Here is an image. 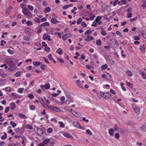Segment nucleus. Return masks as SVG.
<instances>
[{
	"label": "nucleus",
	"mask_w": 146,
	"mask_h": 146,
	"mask_svg": "<svg viewBox=\"0 0 146 146\" xmlns=\"http://www.w3.org/2000/svg\"><path fill=\"white\" fill-rule=\"evenodd\" d=\"M10 123L13 128L15 127L17 125L16 123H14L12 121L10 122Z\"/></svg>",
	"instance_id": "nucleus-38"
},
{
	"label": "nucleus",
	"mask_w": 146,
	"mask_h": 146,
	"mask_svg": "<svg viewBox=\"0 0 146 146\" xmlns=\"http://www.w3.org/2000/svg\"><path fill=\"white\" fill-rule=\"evenodd\" d=\"M44 87L46 89H48L50 88V85L49 83L46 84L44 85Z\"/></svg>",
	"instance_id": "nucleus-33"
},
{
	"label": "nucleus",
	"mask_w": 146,
	"mask_h": 146,
	"mask_svg": "<svg viewBox=\"0 0 146 146\" xmlns=\"http://www.w3.org/2000/svg\"><path fill=\"white\" fill-rule=\"evenodd\" d=\"M55 34L56 35H58V36L59 38H61V35L59 32H55Z\"/></svg>",
	"instance_id": "nucleus-61"
},
{
	"label": "nucleus",
	"mask_w": 146,
	"mask_h": 146,
	"mask_svg": "<svg viewBox=\"0 0 146 146\" xmlns=\"http://www.w3.org/2000/svg\"><path fill=\"white\" fill-rule=\"evenodd\" d=\"M81 25L84 27H86L87 26V24L84 22H82L81 23Z\"/></svg>",
	"instance_id": "nucleus-49"
},
{
	"label": "nucleus",
	"mask_w": 146,
	"mask_h": 146,
	"mask_svg": "<svg viewBox=\"0 0 146 146\" xmlns=\"http://www.w3.org/2000/svg\"><path fill=\"white\" fill-rule=\"evenodd\" d=\"M141 33L143 38H146V32L143 31H141Z\"/></svg>",
	"instance_id": "nucleus-30"
},
{
	"label": "nucleus",
	"mask_w": 146,
	"mask_h": 146,
	"mask_svg": "<svg viewBox=\"0 0 146 146\" xmlns=\"http://www.w3.org/2000/svg\"><path fill=\"white\" fill-rule=\"evenodd\" d=\"M50 139H47L45 140H44L43 141L42 143H44V144H45V145H47L50 142Z\"/></svg>",
	"instance_id": "nucleus-27"
},
{
	"label": "nucleus",
	"mask_w": 146,
	"mask_h": 146,
	"mask_svg": "<svg viewBox=\"0 0 146 146\" xmlns=\"http://www.w3.org/2000/svg\"><path fill=\"white\" fill-rule=\"evenodd\" d=\"M18 115L20 117L23 119H26L27 118L25 115L23 113L19 114Z\"/></svg>",
	"instance_id": "nucleus-23"
},
{
	"label": "nucleus",
	"mask_w": 146,
	"mask_h": 146,
	"mask_svg": "<svg viewBox=\"0 0 146 146\" xmlns=\"http://www.w3.org/2000/svg\"><path fill=\"white\" fill-rule=\"evenodd\" d=\"M7 137V133H6L4 132V135L1 136V138L2 139H4L6 138Z\"/></svg>",
	"instance_id": "nucleus-45"
},
{
	"label": "nucleus",
	"mask_w": 146,
	"mask_h": 146,
	"mask_svg": "<svg viewBox=\"0 0 146 146\" xmlns=\"http://www.w3.org/2000/svg\"><path fill=\"white\" fill-rule=\"evenodd\" d=\"M7 62L9 67L8 70L10 71H14L15 69L13 65V60L11 58L9 59L7 61Z\"/></svg>",
	"instance_id": "nucleus-1"
},
{
	"label": "nucleus",
	"mask_w": 146,
	"mask_h": 146,
	"mask_svg": "<svg viewBox=\"0 0 146 146\" xmlns=\"http://www.w3.org/2000/svg\"><path fill=\"white\" fill-rule=\"evenodd\" d=\"M132 108L134 110L135 113L137 115H139L140 113V108L137 106H135L134 104H133L131 105Z\"/></svg>",
	"instance_id": "nucleus-4"
},
{
	"label": "nucleus",
	"mask_w": 146,
	"mask_h": 146,
	"mask_svg": "<svg viewBox=\"0 0 146 146\" xmlns=\"http://www.w3.org/2000/svg\"><path fill=\"white\" fill-rule=\"evenodd\" d=\"M24 90L23 88H20L18 89V92L19 93L21 94L23 93Z\"/></svg>",
	"instance_id": "nucleus-39"
},
{
	"label": "nucleus",
	"mask_w": 146,
	"mask_h": 146,
	"mask_svg": "<svg viewBox=\"0 0 146 146\" xmlns=\"http://www.w3.org/2000/svg\"><path fill=\"white\" fill-rule=\"evenodd\" d=\"M82 21V19L81 18H79L77 21L76 22L78 25H79L80 24L81 21Z\"/></svg>",
	"instance_id": "nucleus-44"
},
{
	"label": "nucleus",
	"mask_w": 146,
	"mask_h": 146,
	"mask_svg": "<svg viewBox=\"0 0 146 146\" xmlns=\"http://www.w3.org/2000/svg\"><path fill=\"white\" fill-rule=\"evenodd\" d=\"M48 108L50 110L56 112H59L60 110L58 108L55 106H48Z\"/></svg>",
	"instance_id": "nucleus-7"
},
{
	"label": "nucleus",
	"mask_w": 146,
	"mask_h": 146,
	"mask_svg": "<svg viewBox=\"0 0 146 146\" xmlns=\"http://www.w3.org/2000/svg\"><path fill=\"white\" fill-rule=\"evenodd\" d=\"M13 8V7L12 6H9L8 8L6 10L5 13L7 14L9 13V11L12 10Z\"/></svg>",
	"instance_id": "nucleus-20"
},
{
	"label": "nucleus",
	"mask_w": 146,
	"mask_h": 146,
	"mask_svg": "<svg viewBox=\"0 0 146 146\" xmlns=\"http://www.w3.org/2000/svg\"><path fill=\"white\" fill-rule=\"evenodd\" d=\"M141 130L144 131H146V123L142 126L140 128Z\"/></svg>",
	"instance_id": "nucleus-21"
},
{
	"label": "nucleus",
	"mask_w": 146,
	"mask_h": 146,
	"mask_svg": "<svg viewBox=\"0 0 146 146\" xmlns=\"http://www.w3.org/2000/svg\"><path fill=\"white\" fill-rule=\"evenodd\" d=\"M52 54H49L48 55V58L50 60H52Z\"/></svg>",
	"instance_id": "nucleus-59"
},
{
	"label": "nucleus",
	"mask_w": 146,
	"mask_h": 146,
	"mask_svg": "<svg viewBox=\"0 0 146 146\" xmlns=\"http://www.w3.org/2000/svg\"><path fill=\"white\" fill-rule=\"evenodd\" d=\"M24 15L28 18H32V14L31 11L26 7L23 8L22 10Z\"/></svg>",
	"instance_id": "nucleus-2"
},
{
	"label": "nucleus",
	"mask_w": 146,
	"mask_h": 146,
	"mask_svg": "<svg viewBox=\"0 0 146 146\" xmlns=\"http://www.w3.org/2000/svg\"><path fill=\"white\" fill-rule=\"evenodd\" d=\"M23 39L24 40L28 41L29 40V39L28 37V36H25L23 37Z\"/></svg>",
	"instance_id": "nucleus-53"
},
{
	"label": "nucleus",
	"mask_w": 146,
	"mask_h": 146,
	"mask_svg": "<svg viewBox=\"0 0 146 146\" xmlns=\"http://www.w3.org/2000/svg\"><path fill=\"white\" fill-rule=\"evenodd\" d=\"M42 46L43 47H46L47 46V45L46 44V43L45 42H42Z\"/></svg>",
	"instance_id": "nucleus-62"
},
{
	"label": "nucleus",
	"mask_w": 146,
	"mask_h": 146,
	"mask_svg": "<svg viewBox=\"0 0 146 146\" xmlns=\"http://www.w3.org/2000/svg\"><path fill=\"white\" fill-rule=\"evenodd\" d=\"M115 137L117 139H118L119 137V134L118 133H115Z\"/></svg>",
	"instance_id": "nucleus-54"
},
{
	"label": "nucleus",
	"mask_w": 146,
	"mask_h": 146,
	"mask_svg": "<svg viewBox=\"0 0 146 146\" xmlns=\"http://www.w3.org/2000/svg\"><path fill=\"white\" fill-rule=\"evenodd\" d=\"M26 23L28 26H31L33 25V23L31 21H28L26 22Z\"/></svg>",
	"instance_id": "nucleus-36"
},
{
	"label": "nucleus",
	"mask_w": 146,
	"mask_h": 146,
	"mask_svg": "<svg viewBox=\"0 0 146 146\" xmlns=\"http://www.w3.org/2000/svg\"><path fill=\"white\" fill-rule=\"evenodd\" d=\"M50 36L47 33H45L43 35V39L44 40H47L48 41H51L52 40L50 38Z\"/></svg>",
	"instance_id": "nucleus-6"
},
{
	"label": "nucleus",
	"mask_w": 146,
	"mask_h": 146,
	"mask_svg": "<svg viewBox=\"0 0 146 146\" xmlns=\"http://www.w3.org/2000/svg\"><path fill=\"white\" fill-rule=\"evenodd\" d=\"M51 11V8L50 7H47L45 8L44 9V12L45 13H49Z\"/></svg>",
	"instance_id": "nucleus-18"
},
{
	"label": "nucleus",
	"mask_w": 146,
	"mask_h": 146,
	"mask_svg": "<svg viewBox=\"0 0 146 146\" xmlns=\"http://www.w3.org/2000/svg\"><path fill=\"white\" fill-rule=\"evenodd\" d=\"M102 31H101V33L103 36H106V33L105 31L103 30V28H102Z\"/></svg>",
	"instance_id": "nucleus-43"
},
{
	"label": "nucleus",
	"mask_w": 146,
	"mask_h": 146,
	"mask_svg": "<svg viewBox=\"0 0 146 146\" xmlns=\"http://www.w3.org/2000/svg\"><path fill=\"white\" fill-rule=\"evenodd\" d=\"M139 73L141 74L143 78L144 79L146 80V75L144 73V72L140 70Z\"/></svg>",
	"instance_id": "nucleus-16"
},
{
	"label": "nucleus",
	"mask_w": 146,
	"mask_h": 146,
	"mask_svg": "<svg viewBox=\"0 0 146 146\" xmlns=\"http://www.w3.org/2000/svg\"><path fill=\"white\" fill-rule=\"evenodd\" d=\"M100 94L102 96L106 99L111 98V95L109 92H101Z\"/></svg>",
	"instance_id": "nucleus-3"
},
{
	"label": "nucleus",
	"mask_w": 146,
	"mask_h": 146,
	"mask_svg": "<svg viewBox=\"0 0 146 146\" xmlns=\"http://www.w3.org/2000/svg\"><path fill=\"white\" fill-rule=\"evenodd\" d=\"M51 22L53 24H56L57 23H59V22L55 18H52L51 20Z\"/></svg>",
	"instance_id": "nucleus-15"
},
{
	"label": "nucleus",
	"mask_w": 146,
	"mask_h": 146,
	"mask_svg": "<svg viewBox=\"0 0 146 146\" xmlns=\"http://www.w3.org/2000/svg\"><path fill=\"white\" fill-rule=\"evenodd\" d=\"M114 129L116 131L118 132H121L122 131L121 129L119 128L117 125L115 126L114 127Z\"/></svg>",
	"instance_id": "nucleus-26"
},
{
	"label": "nucleus",
	"mask_w": 146,
	"mask_h": 146,
	"mask_svg": "<svg viewBox=\"0 0 146 146\" xmlns=\"http://www.w3.org/2000/svg\"><path fill=\"white\" fill-rule=\"evenodd\" d=\"M27 7L29 10L31 11H32L34 9L33 6L31 5H28L27 6Z\"/></svg>",
	"instance_id": "nucleus-41"
},
{
	"label": "nucleus",
	"mask_w": 146,
	"mask_h": 146,
	"mask_svg": "<svg viewBox=\"0 0 146 146\" xmlns=\"http://www.w3.org/2000/svg\"><path fill=\"white\" fill-rule=\"evenodd\" d=\"M26 128L27 129H28L29 130H32L33 129V127L31 125H27L26 127Z\"/></svg>",
	"instance_id": "nucleus-42"
},
{
	"label": "nucleus",
	"mask_w": 146,
	"mask_h": 146,
	"mask_svg": "<svg viewBox=\"0 0 146 146\" xmlns=\"http://www.w3.org/2000/svg\"><path fill=\"white\" fill-rule=\"evenodd\" d=\"M58 123L60 124V127L64 128L65 127V124L62 121H59Z\"/></svg>",
	"instance_id": "nucleus-37"
},
{
	"label": "nucleus",
	"mask_w": 146,
	"mask_h": 146,
	"mask_svg": "<svg viewBox=\"0 0 146 146\" xmlns=\"http://www.w3.org/2000/svg\"><path fill=\"white\" fill-rule=\"evenodd\" d=\"M44 50L46 51L47 52H48L50 51V48L49 47H45L44 48Z\"/></svg>",
	"instance_id": "nucleus-58"
},
{
	"label": "nucleus",
	"mask_w": 146,
	"mask_h": 146,
	"mask_svg": "<svg viewBox=\"0 0 146 146\" xmlns=\"http://www.w3.org/2000/svg\"><path fill=\"white\" fill-rule=\"evenodd\" d=\"M102 18V17H101L100 16H98L97 17L95 20V21H96V22H98Z\"/></svg>",
	"instance_id": "nucleus-35"
},
{
	"label": "nucleus",
	"mask_w": 146,
	"mask_h": 146,
	"mask_svg": "<svg viewBox=\"0 0 146 146\" xmlns=\"http://www.w3.org/2000/svg\"><path fill=\"white\" fill-rule=\"evenodd\" d=\"M28 97H29V98H30L31 99H33L34 97V96H33V95L31 94H29L28 96Z\"/></svg>",
	"instance_id": "nucleus-48"
},
{
	"label": "nucleus",
	"mask_w": 146,
	"mask_h": 146,
	"mask_svg": "<svg viewBox=\"0 0 146 146\" xmlns=\"http://www.w3.org/2000/svg\"><path fill=\"white\" fill-rule=\"evenodd\" d=\"M137 19V17H135L133 19H129L130 21L131 22H133L136 20Z\"/></svg>",
	"instance_id": "nucleus-64"
},
{
	"label": "nucleus",
	"mask_w": 146,
	"mask_h": 146,
	"mask_svg": "<svg viewBox=\"0 0 146 146\" xmlns=\"http://www.w3.org/2000/svg\"><path fill=\"white\" fill-rule=\"evenodd\" d=\"M8 52L11 54H13L14 53L13 51L10 49H8L7 50Z\"/></svg>",
	"instance_id": "nucleus-50"
},
{
	"label": "nucleus",
	"mask_w": 146,
	"mask_h": 146,
	"mask_svg": "<svg viewBox=\"0 0 146 146\" xmlns=\"http://www.w3.org/2000/svg\"><path fill=\"white\" fill-rule=\"evenodd\" d=\"M76 84L78 86L81 88L84 89L83 84L79 80H76Z\"/></svg>",
	"instance_id": "nucleus-10"
},
{
	"label": "nucleus",
	"mask_w": 146,
	"mask_h": 146,
	"mask_svg": "<svg viewBox=\"0 0 146 146\" xmlns=\"http://www.w3.org/2000/svg\"><path fill=\"white\" fill-rule=\"evenodd\" d=\"M92 33V31L91 29L88 30L85 32V35H87V36L89 35Z\"/></svg>",
	"instance_id": "nucleus-19"
},
{
	"label": "nucleus",
	"mask_w": 146,
	"mask_h": 146,
	"mask_svg": "<svg viewBox=\"0 0 146 146\" xmlns=\"http://www.w3.org/2000/svg\"><path fill=\"white\" fill-rule=\"evenodd\" d=\"M86 133L88 134L91 135H92V132L89 129H87L86 130Z\"/></svg>",
	"instance_id": "nucleus-51"
},
{
	"label": "nucleus",
	"mask_w": 146,
	"mask_h": 146,
	"mask_svg": "<svg viewBox=\"0 0 146 146\" xmlns=\"http://www.w3.org/2000/svg\"><path fill=\"white\" fill-rule=\"evenodd\" d=\"M45 67V65L43 64L41 65L40 68L42 70H44Z\"/></svg>",
	"instance_id": "nucleus-57"
},
{
	"label": "nucleus",
	"mask_w": 146,
	"mask_h": 146,
	"mask_svg": "<svg viewBox=\"0 0 146 146\" xmlns=\"http://www.w3.org/2000/svg\"><path fill=\"white\" fill-rule=\"evenodd\" d=\"M114 130L112 129H110L108 130V132L110 136H113L114 133Z\"/></svg>",
	"instance_id": "nucleus-12"
},
{
	"label": "nucleus",
	"mask_w": 146,
	"mask_h": 146,
	"mask_svg": "<svg viewBox=\"0 0 146 146\" xmlns=\"http://www.w3.org/2000/svg\"><path fill=\"white\" fill-rule=\"evenodd\" d=\"M96 44L98 46H100L102 44L101 41L100 39L97 40L96 42Z\"/></svg>",
	"instance_id": "nucleus-34"
},
{
	"label": "nucleus",
	"mask_w": 146,
	"mask_h": 146,
	"mask_svg": "<svg viewBox=\"0 0 146 146\" xmlns=\"http://www.w3.org/2000/svg\"><path fill=\"white\" fill-rule=\"evenodd\" d=\"M126 73L127 75L129 76H131L133 75L132 72L130 70L127 71Z\"/></svg>",
	"instance_id": "nucleus-31"
},
{
	"label": "nucleus",
	"mask_w": 146,
	"mask_h": 146,
	"mask_svg": "<svg viewBox=\"0 0 146 146\" xmlns=\"http://www.w3.org/2000/svg\"><path fill=\"white\" fill-rule=\"evenodd\" d=\"M107 79L110 80V79L112 78V76L109 73H108L107 74Z\"/></svg>",
	"instance_id": "nucleus-46"
},
{
	"label": "nucleus",
	"mask_w": 146,
	"mask_h": 146,
	"mask_svg": "<svg viewBox=\"0 0 146 146\" xmlns=\"http://www.w3.org/2000/svg\"><path fill=\"white\" fill-rule=\"evenodd\" d=\"M65 93L67 98H70V97H71L70 95V94L71 93H70L69 91L66 90L65 91Z\"/></svg>",
	"instance_id": "nucleus-17"
},
{
	"label": "nucleus",
	"mask_w": 146,
	"mask_h": 146,
	"mask_svg": "<svg viewBox=\"0 0 146 146\" xmlns=\"http://www.w3.org/2000/svg\"><path fill=\"white\" fill-rule=\"evenodd\" d=\"M94 38L92 36H87L85 39V40L86 41H89L90 40H93Z\"/></svg>",
	"instance_id": "nucleus-13"
},
{
	"label": "nucleus",
	"mask_w": 146,
	"mask_h": 146,
	"mask_svg": "<svg viewBox=\"0 0 146 146\" xmlns=\"http://www.w3.org/2000/svg\"><path fill=\"white\" fill-rule=\"evenodd\" d=\"M15 76L16 77H18L21 76L20 72L19 71H17L15 74Z\"/></svg>",
	"instance_id": "nucleus-52"
},
{
	"label": "nucleus",
	"mask_w": 146,
	"mask_h": 146,
	"mask_svg": "<svg viewBox=\"0 0 146 146\" xmlns=\"http://www.w3.org/2000/svg\"><path fill=\"white\" fill-rule=\"evenodd\" d=\"M34 20L36 23H40L41 22L40 20L37 17L35 18Z\"/></svg>",
	"instance_id": "nucleus-29"
},
{
	"label": "nucleus",
	"mask_w": 146,
	"mask_h": 146,
	"mask_svg": "<svg viewBox=\"0 0 146 146\" xmlns=\"http://www.w3.org/2000/svg\"><path fill=\"white\" fill-rule=\"evenodd\" d=\"M116 33L117 35H119L120 37H122L123 36L122 34L118 31H116Z\"/></svg>",
	"instance_id": "nucleus-47"
},
{
	"label": "nucleus",
	"mask_w": 146,
	"mask_h": 146,
	"mask_svg": "<svg viewBox=\"0 0 146 146\" xmlns=\"http://www.w3.org/2000/svg\"><path fill=\"white\" fill-rule=\"evenodd\" d=\"M6 90L8 92H10L11 91V89L10 87H7L5 88Z\"/></svg>",
	"instance_id": "nucleus-56"
},
{
	"label": "nucleus",
	"mask_w": 146,
	"mask_h": 146,
	"mask_svg": "<svg viewBox=\"0 0 146 146\" xmlns=\"http://www.w3.org/2000/svg\"><path fill=\"white\" fill-rule=\"evenodd\" d=\"M49 25V23L48 22H46L42 23L40 25L41 27H44L45 26H48Z\"/></svg>",
	"instance_id": "nucleus-24"
},
{
	"label": "nucleus",
	"mask_w": 146,
	"mask_h": 146,
	"mask_svg": "<svg viewBox=\"0 0 146 146\" xmlns=\"http://www.w3.org/2000/svg\"><path fill=\"white\" fill-rule=\"evenodd\" d=\"M69 110L70 111L72 112V114L76 117H79L81 116V114L79 113L76 111L72 109H70Z\"/></svg>",
	"instance_id": "nucleus-5"
},
{
	"label": "nucleus",
	"mask_w": 146,
	"mask_h": 146,
	"mask_svg": "<svg viewBox=\"0 0 146 146\" xmlns=\"http://www.w3.org/2000/svg\"><path fill=\"white\" fill-rule=\"evenodd\" d=\"M63 50L61 48H59L56 51V52L60 55L62 54L63 53Z\"/></svg>",
	"instance_id": "nucleus-22"
},
{
	"label": "nucleus",
	"mask_w": 146,
	"mask_h": 146,
	"mask_svg": "<svg viewBox=\"0 0 146 146\" xmlns=\"http://www.w3.org/2000/svg\"><path fill=\"white\" fill-rule=\"evenodd\" d=\"M10 108L12 110H15L17 107V106L15 103L13 102H11L10 104Z\"/></svg>",
	"instance_id": "nucleus-9"
},
{
	"label": "nucleus",
	"mask_w": 146,
	"mask_h": 146,
	"mask_svg": "<svg viewBox=\"0 0 146 146\" xmlns=\"http://www.w3.org/2000/svg\"><path fill=\"white\" fill-rule=\"evenodd\" d=\"M71 35V34L70 33L64 35L62 36V39L63 40H66L67 38H68L70 37Z\"/></svg>",
	"instance_id": "nucleus-8"
},
{
	"label": "nucleus",
	"mask_w": 146,
	"mask_h": 146,
	"mask_svg": "<svg viewBox=\"0 0 146 146\" xmlns=\"http://www.w3.org/2000/svg\"><path fill=\"white\" fill-rule=\"evenodd\" d=\"M127 86H128V87H129L130 88H131L132 87V84L131 83H130L129 82H127Z\"/></svg>",
	"instance_id": "nucleus-63"
},
{
	"label": "nucleus",
	"mask_w": 146,
	"mask_h": 146,
	"mask_svg": "<svg viewBox=\"0 0 146 146\" xmlns=\"http://www.w3.org/2000/svg\"><path fill=\"white\" fill-rule=\"evenodd\" d=\"M108 67V65L107 64H103L101 66V68L102 70H104L106 69Z\"/></svg>",
	"instance_id": "nucleus-25"
},
{
	"label": "nucleus",
	"mask_w": 146,
	"mask_h": 146,
	"mask_svg": "<svg viewBox=\"0 0 146 146\" xmlns=\"http://www.w3.org/2000/svg\"><path fill=\"white\" fill-rule=\"evenodd\" d=\"M52 131V129L51 128H49L47 129V132L49 133H51Z\"/></svg>",
	"instance_id": "nucleus-55"
},
{
	"label": "nucleus",
	"mask_w": 146,
	"mask_h": 146,
	"mask_svg": "<svg viewBox=\"0 0 146 146\" xmlns=\"http://www.w3.org/2000/svg\"><path fill=\"white\" fill-rule=\"evenodd\" d=\"M139 49L141 50L142 53L144 54L145 52V47L144 45L143 44L140 46Z\"/></svg>",
	"instance_id": "nucleus-11"
},
{
	"label": "nucleus",
	"mask_w": 146,
	"mask_h": 146,
	"mask_svg": "<svg viewBox=\"0 0 146 146\" xmlns=\"http://www.w3.org/2000/svg\"><path fill=\"white\" fill-rule=\"evenodd\" d=\"M33 64L34 65L38 66L40 64V63L39 62L34 61L33 62Z\"/></svg>",
	"instance_id": "nucleus-32"
},
{
	"label": "nucleus",
	"mask_w": 146,
	"mask_h": 146,
	"mask_svg": "<svg viewBox=\"0 0 146 146\" xmlns=\"http://www.w3.org/2000/svg\"><path fill=\"white\" fill-rule=\"evenodd\" d=\"M9 111V107H7L6 108V109L5 110V113H6L8 112Z\"/></svg>",
	"instance_id": "nucleus-60"
},
{
	"label": "nucleus",
	"mask_w": 146,
	"mask_h": 146,
	"mask_svg": "<svg viewBox=\"0 0 146 146\" xmlns=\"http://www.w3.org/2000/svg\"><path fill=\"white\" fill-rule=\"evenodd\" d=\"M97 22H96L95 20H94L92 23V24L91 25V26L93 27L94 26L95 27H96L97 26H98V23Z\"/></svg>",
	"instance_id": "nucleus-28"
},
{
	"label": "nucleus",
	"mask_w": 146,
	"mask_h": 146,
	"mask_svg": "<svg viewBox=\"0 0 146 146\" xmlns=\"http://www.w3.org/2000/svg\"><path fill=\"white\" fill-rule=\"evenodd\" d=\"M29 107L30 110L33 111L35 110V106L34 105H30Z\"/></svg>",
	"instance_id": "nucleus-40"
},
{
	"label": "nucleus",
	"mask_w": 146,
	"mask_h": 146,
	"mask_svg": "<svg viewBox=\"0 0 146 146\" xmlns=\"http://www.w3.org/2000/svg\"><path fill=\"white\" fill-rule=\"evenodd\" d=\"M62 134L64 136L66 137L70 138L72 137V135L71 134L66 132H63Z\"/></svg>",
	"instance_id": "nucleus-14"
}]
</instances>
